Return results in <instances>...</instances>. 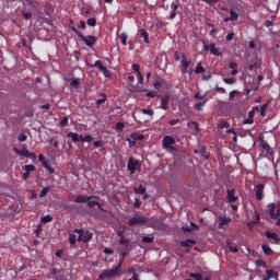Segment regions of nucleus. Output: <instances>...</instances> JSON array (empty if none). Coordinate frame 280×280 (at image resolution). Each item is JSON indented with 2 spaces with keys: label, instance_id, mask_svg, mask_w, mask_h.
<instances>
[{
  "label": "nucleus",
  "instance_id": "nucleus-1",
  "mask_svg": "<svg viewBox=\"0 0 280 280\" xmlns=\"http://www.w3.org/2000/svg\"><path fill=\"white\" fill-rule=\"evenodd\" d=\"M71 32H73V34H75L77 36H79V38H81V40H83V43H85L86 47H94L95 43H97V37L93 36V35H88L84 36V34H82L80 31H78V28H75L74 26H70Z\"/></svg>",
  "mask_w": 280,
  "mask_h": 280
},
{
  "label": "nucleus",
  "instance_id": "nucleus-2",
  "mask_svg": "<svg viewBox=\"0 0 280 280\" xmlns=\"http://www.w3.org/2000/svg\"><path fill=\"white\" fill-rule=\"evenodd\" d=\"M113 277H121V268L116 266L112 269L104 270L96 280L113 279Z\"/></svg>",
  "mask_w": 280,
  "mask_h": 280
},
{
  "label": "nucleus",
  "instance_id": "nucleus-3",
  "mask_svg": "<svg viewBox=\"0 0 280 280\" xmlns=\"http://www.w3.org/2000/svg\"><path fill=\"white\" fill-rule=\"evenodd\" d=\"M176 140L172 136H165L162 140V148L164 150L175 151Z\"/></svg>",
  "mask_w": 280,
  "mask_h": 280
},
{
  "label": "nucleus",
  "instance_id": "nucleus-4",
  "mask_svg": "<svg viewBox=\"0 0 280 280\" xmlns=\"http://www.w3.org/2000/svg\"><path fill=\"white\" fill-rule=\"evenodd\" d=\"M128 226H138L139 224H148V218L142 215H133L127 221Z\"/></svg>",
  "mask_w": 280,
  "mask_h": 280
},
{
  "label": "nucleus",
  "instance_id": "nucleus-5",
  "mask_svg": "<svg viewBox=\"0 0 280 280\" xmlns=\"http://www.w3.org/2000/svg\"><path fill=\"white\" fill-rule=\"evenodd\" d=\"M269 215L272 220H279L280 217V205H276L273 202L268 203Z\"/></svg>",
  "mask_w": 280,
  "mask_h": 280
},
{
  "label": "nucleus",
  "instance_id": "nucleus-6",
  "mask_svg": "<svg viewBox=\"0 0 280 280\" xmlns=\"http://www.w3.org/2000/svg\"><path fill=\"white\" fill-rule=\"evenodd\" d=\"M202 43L205 51H210L212 56H222V52H220V48L215 47V43H211L210 45H208L206 40H202Z\"/></svg>",
  "mask_w": 280,
  "mask_h": 280
},
{
  "label": "nucleus",
  "instance_id": "nucleus-7",
  "mask_svg": "<svg viewBox=\"0 0 280 280\" xmlns=\"http://www.w3.org/2000/svg\"><path fill=\"white\" fill-rule=\"evenodd\" d=\"M240 200V196H235V189L226 190V202L228 205H233V202H237Z\"/></svg>",
  "mask_w": 280,
  "mask_h": 280
},
{
  "label": "nucleus",
  "instance_id": "nucleus-8",
  "mask_svg": "<svg viewBox=\"0 0 280 280\" xmlns=\"http://www.w3.org/2000/svg\"><path fill=\"white\" fill-rule=\"evenodd\" d=\"M127 167H128V171L130 172V174H135L137 172V170H139L141 167V164H139V161H135V160H132V158H130L128 160Z\"/></svg>",
  "mask_w": 280,
  "mask_h": 280
},
{
  "label": "nucleus",
  "instance_id": "nucleus-9",
  "mask_svg": "<svg viewBox=\"0 0 280 280\" xmlns=\"http://www.w3.org/2000/svg\"><path fill=\"white\" fill-rule=\"evenodd\" d=\"M89 200H97V196H84V195H78L74 202H77V205H82L84 202H88Z\"/></svg>",
  "mask_w": 280,
  "mask_h": 280
},
{
  "label": "nucleus",
  "instance_id": "nucleus-10",
  "mask_svg": "<svg viewBox=\"0 0 280 280\" xmlns=\"http://www.w3.org/2000/svg\"><path fill=\"white\" fill-rule=\"evenodd\" d=\"M67 138L68 139H72L73 143H84V137L83 136H80L78 135L77 132H69L67 135Z\"/></svg>",
  "mask_w": 280,
  "mask_h": 280
},
{
  "label": "nucleus",
  "instance_id": "nucleus-11",
  "mask_svg": "<svg viewBox=\"0 0 280 280\" xmlns=\"http://www.w3.org/2000/svg\"><path fill=\"white\" fill-rule=\"evenodd\" d=\"M266 185L264 184H257L255 186V191H256V200H264V188Z\"/></svg>",
  "mask_w": 280,
  "mask_h": 280
},
{
  "label": "nucleus",
  "instance_id": "nucleus-12",
  "mask_svg": "<svg viewBox=\"0 0 280 280\" xmlns=\"http://www.w3.org/2000/svg\"><path fill=\"white\" fill-rule=\"evenodd\" d=\"M187 126L191 130L192 135H198L200 132V124H198V121H189Z\"/></svg>",
  "mask_w": 280,
  "mask_h": 280
},
{
  "label": "nucleus",
  "instance_id": "nucleus-13",
  "mask_svg": "<svg viewBox=\"0 0 280 280\" xmlns=\"http://www.w3.org/2000/svg\"><path fill=\"white\" fill-rule=\"evenodd\" d=\"M117 253H119V260L116 266L121 269V266H124V260L126 259L128 252L126 249H117Z\"/></svg>",
  "mask_w": 280,
  "mask_h": 280
},
{
  "label": "nucleus",
  "instance_id": "nucleus-14",
  "mask_svg": "<svg viewBox=\"0 0 280 280\" xmlns=\"http://www.w3.org/2000/svg\"><path fill=\"white\" fill-rule=\"evenodd\" d=\"M265 236H266L267 240H272V242H276V243L280 242L279 234H277L275 232L266 231Z\"/></svg>",
  "mask_w": 280,
  "mask_h": 280
},
{
  "label": "nucleus",
  "instance_id": "nucleus-15",
  "mask_svg": "<svg viewBox=\"0 0 280 280\" xmlns=\"http://www.w3.org/2000/svg\"><path fill=\"white\" fill-rule=\"evenodd\" d=\"M161 108L162 110H168L170 109V95H165L161 98Z\"/></svg>",
  "mask_w": 280,
  "mask_h": 280
},
{
  "label": "nucleus",
  "instance_id": "nucleus-16",
  "mask_svg": "<svg viewBox=\"0 0 280 280\" xmlns=\"http://www.w3.org/2000/svg\"><path fill=\"white\" fill-rule=\"evenodd\" d=\"M91 240H93V233L91 231H85L79 242H83V244H89Z\"/></svg>",
  "mask_w": 280,
  "mask_h": 280
},
{
  "label": "nucleus",
  "instance_id": "nucleus-17",
  "mask_svg": "<svg viewBox=\"0 0 280 280\" xmlns=\"http://www.w3.org/2000/svg\"><path fill=\"white\" fill-rule=\"evenodd\" d=\"M98 97L101 98L96 100V108H100L102 104H106V100H108V95H106V93H100Z\"/></svg>",
  "mask_w": 280,
  "mask_h": 280
},
{
  "label": "nucleus",
  "instance_id": "nucleus-18",
  "mask_svg": "<svg viewBox=\"0 0 280 280\" xmlns=\"http://www.w3.org/2000/svg\"><path fill=\"white\" fill-rule=\"evenodd\" d=\"M13 152L15 153V154H18V156H25V159H27V156H30V150H27V149H22V150H20V149H18V148H14L13 149Z\"/></svg>",
  "mask_w": 280,
  "mask_h": 280
},
{
  "label": "nucleus",
  "instance_id": "nucleus-19",
  "mask_svg": "<svg viewBox=\"0 0 280 280\" xmlns=\"http://www.w3.org/2000/svg\"><path fill=\"white\" fill-rule=\"evenodd\" d=\"M189 65H191V61H188L187 58L185 56H183L182 58V73H187V70L189 69Z\"/></svg>",
  "mask_w": 280,
  "mask_h": 280
},
{
  "label": "nucleus",
  "instance_id": "nucleus-20",
  "mask_svg": "<svg viewBox=\"0 0 280 280\" xmlns=\"http://www.w3.org/2000/svg\"><path fill=\"white\" fill-rule=\"evenodd\" d=\"M226 224H231V217H221L219 222V229L226 226Z\"/></svg>",
  "mask_w": 280,
  "mask_h": 280
},
{
  "label": "nucleus",
  "instance_id": "nucleus-21",
  "mask_svg": "<svg viewBox=\"0 0 280 280\" xmlns=\"http://www.w3.org/2000/svg\"><path fill=\"white\" fill-rule=\"evenodd\" d=\"M163 79L161 77H155L153 80V86L154 89L159 90L161 86H163Z\"/></svg>",
  "mask_w": 280,
  "mask_h": 280
},
{
  "label": "nucleus",
  "instance_id": "nucleus-22",
  "mask_svg": "<svg viewBox=\"0 0 280 280\" xmlns=\"http://www.w3.org/2000/svg\"><path fill=\"white\" fill-rule=\"evenodd\" d=\"M260 145L262 150H266L267 154H272V148H270L268 141L261 140Z\"/></svg>",
  "mask_w": 280,
  "mask_h": 280
},
{
  "label": "nucleus",
  "instance_id": "nucleus-23",
  "mask_svg": "<svg viewBox=\"0 0 280 280\" xmlns=\"http://www.w3.org/2000/svg\"><path fill=\"white\" fill-rule=\"evenodd\" d=\"M140 36L143 38L147 45H150V34L145 30H140Z\"/></svg>",
  "mask_w": 280,
  "mask_h": 280
},
{
  "label": "nucleus",
  "instance_id": "nucleus-24",
  "mask_svg": "<svg viewBox=\"0 0 280 280\" xmlns=\"http://www.w3.org/2000/svg\"><path fill=\"white\" fill-rule=\"evenodd\" d=\"M226 246L231 253H240V249L237 246L233 245V242L231 240L226 241Z\"/></svg>",
  "mask_w": 280,
  "mask_h": 280
},
{
  "label": "nucleus",
  "instance_id": "nucleus-25",
  "mask_svg": "<svg viewBox=\"0 0 280 280\" xmlns=\"http://www.w3.org/2000/svg\"><path fill=\"white\" fill-rule=\"evenodd\" d=\"M266 275L269 279H279V272L271 270V269H267L266 270Z\"/></svg>",
  "mask_w": 280,
  "mask_h": 280
},
{
  "label": "nucleus",
  "instance_id": "nucleus-26",
  "mask_svg": "<svg viewBox=\"0 0 280 280\" xmlns=\"http://www.w3.org/2000/svg\"><path fill=\"white\" fill-rule=\"evenodd\" d=\"M271 101H267L262 106H260V116L266 117V110H268V106H270Z\"/></svg>",
  "mask_w": 280,
  "mask_h": 280
},
{
  "label": "nucleus",
  "instance_id": "nucleus-27",
  "mask_svg": "<svg viewBox=\"0 0 280 280\" xmlns=\"http://www.w3.org/2000/svg\"><path fill=\"white\" fill-rule=\"evenodd\" d=\"M194 244H196V241L191 240V238H188L186 241H182L180 242V245L184 247V248H189L190 246H194Z\"/></svg>",
  "mask_w": 280,
  "mask_h": 280
},
{
  "label": "nucleus",
  "instance_id": "nucleus-28",
  "mask_svg": "<svg viewBox=\"0 0 280 280\" xmlns=\"http://www.w3.org/2000/svg\"><path fill=\"white\" fill-rule=\"evenodd\" d=\"M240 19V14L235 11V9H230V20L231 22H235Z\"/></svg>",
  "mask_w": 280,
  "mask_h": 280
},
{
  "label": "nucleus",
  "instance_id": "nucleus-29",
  "mask_svg": "<svg viewBox=\"0 0 280 280\" xmlns=\"http://www.w3.org/2000/svg\"><path fill=\"white\" fill-rule=\"evenodd\" d=\"M262 252L265 253V255H273L275 252H272V248H270V246H268V244H262L261 245Z\"/></svg>",
  "mask_w": 280,
  "mask_h": 280
},
{
  "label": "nucleus",
  "instance_id": "nucleus-30",
  "mask_svg": "<svg viewBox=\"0 0 280 280\" xmlns=\"http://www.w3.org/2000/svg\"><path fill=\"white\" fill-rule=\"evenodd\" d=\"M218 128L224 129V128H231V124L226 121V119H221L218 122Z\"/></svg>",
  "mask_w": 280,
  "mask_h": 280
},
{
  "label": "nucleus",
  "instance_id": "nucleus-31",
  "mask_svg": "<svg viewBox=\"0 0 280 280\" xmlns=\"http://www.w3.org/2000/svg\"><path fill=\"white\" fill-rule=\"evenodd\" d=\"M120 246H126V248H130V240L126 238V236H122L119 238Z\"/></svg>",
  "mask_w": 280,
  "mask_h": 280
},
{
  "label": "nucleus",
  "instance_id": "nucleus-32",
  "mask_svg": "<svg viewBox=\"0 0 280 280\" xmlns=\"http://www.w3.org/2000/svg\"><path fill=\"white\" fill-rule=\"evenodd\" d=\"M171 9H172V13L170 19L171 21H174V19H176V10H178V4L172 3Z\"/></svg>",
  "mask_w": 280,
  "mask_h": 280
},
{
  "label": "nucleus",
  "instance_id": "nucleus-33",
  "mask_svg": "<svg viewBox=\"0 0 280 280\" xmlns=\"http://www.w3.org/2000/svg\"><path fill=\"white\" fill-rule=\"evenodd\" d=\"M130 139H132L133 141H143L144 137H143V135L133 132L130 135Z\"/></svg>",
  "mask_w": 280,
  "mask_h": 280
},
{
  "label": "nucleus",
  "instance_id": "nucleus-34",
  "mask_svg": "<svg viewBox=\"0 0 280 280\" xmlns=\"http://www.w3.org/2000/svg\"><path fill=\"white\" fill-rule=\"evenodd\" d=\"M54 220L52 215H45L40 219L42 224H48V222H51Z\"/></svg>",
  "mask_w": 280,
  "mask_h": 280
},
{
  "label": "nucleus",
  "instance_id": "nucleus-35",
  "mask_svg": "<svg viewBox=\"0 0 280 280\" xmlns=\"http://www.w3.org/2000/svg\"><path fill=\"white\" fill-rule=\"evenodd\" d=\"M51 187L47 186V187H44L39 194V198H45V196H47V194H49Z\"/></svg>",
  "mask_w": 280,
  "mask_h": 280
},
{
  "label": "nucleus",
  "instance_id": "nucleus-36",
  "mask_svg": "<svg viewBox=\"0 0 280 280\" xmlns=\"http://www.w3.org/2000/svg\"><path fill=\"white\" fill-rule=\"evenodd\" d=\"M92 67H96L100 71H104L106 68V66H104V63H102L100 60H96Z\"/></svg>",
  "mask_w": 280,
  "mask_h": 280
},
{
  "label": "nucleus",
  "instance_id": "nucleus-37",
  "mask_svg": "<svg viewBox=\"0 0 280 280\" xmlns=\"http://www.w3.org/2000/svg\"><path fill=\"white\" fill-rule=\"evenodd\" d=\"M86 25H89L90 27H95V25H97V20L95 18H90L86 21Z\"/></svg>",
  "mask_w": 280,
  "mask_h": 280
},
{
  "label": "nucleus",
  "instance_id": "nucleus-38",
  "mask_svg": "<svg viewBox=\"0 0 280 280\" xmlns=\"http://www.w3.org/2000/svg\"><path fill=\"white\" fill-rule=\"evenodd\" d=\"M160 224L159 220L154 219L151 223H148V226H150V229H159Z\"/></svg>",
  "mask_w": 280,
  "mask_h": 280
},
{
  "label": "nucleus",
  "instance_id": "nucleus-39",
  "mask_svg": "<svg viewBox=\"0 0 280 280\" xmlns=\"http://www.w3.org/2000/svg\"><path fill=\"white\" fill-rule=\"evenodd\" d=\"M152 242H154L153 236H143L142 237V244H152Z\"/></svg>",
  "mask_w": 280,
  "mask_h": 280
},
{
  "label": "nucleus",
  "instance_id": "nucleus-40",
  "mask_svg": "<svg viewBox=\"0 0 280 280\" xmlns=\"http://www.w3.org/2000/svg\"><path fill=\"white\" fill-rule=\"evenodd\" d=\"M120 39H121L122 45H128V34H126V32H122L120 34Z\"/></svg>",
  "mask_w": 280,
  "mask_h": 280
},
{
  "label": "nucleus",
  "instance_id": "nucleus-41",
  "mask_svg": "<svg viewBox=\"0 0 280 280\" xmlns=\"http://www.w3.org/2000/svg\"><path fill=\"white\" fill-rule=\"evenodd\" d=\"M133 191H135V194L143 195V194H145V187L140 185L139 187L135 188Z\"/></svg>",
  "mask_w": 280,
  "mask_h": 280
},
{
  "label": "nucleus",
  "instance_id": "nucleus-42",
  "mask_svg": "<svg viewBox=\"0 0 280 280\" xmlns=\"http://www.w3.org/2000/svg\"><path fill=\"white\" fill-rule=\"evenodd\" d=\"M141 113H142V115H149V117L154 116V110H152V109L143 108V109H141Z\"/></svg>",
  "mask_w": 280,
  "mask_h": 280
},
{
  "label": "nucleus",
  "instance_id": "nucleus-43",
  "mask_svg": "<svg viewBox=\"0 0 280 280\" xmlns=\"http://www.w3.org/2000/svg\"><path fill=\"white\" fill-rule=\"evenodd\" d=\"M68 241H69V244H70L71 246H75V241H77L75 234H69Z\"/></svg>",
  "mask_w": 280,
  "mask_h": 280
},
{
  "label": "nucleus",
  "instance_id": "nucleus-44",
  "mask_svg": "<svg viewBox=\"0 0 280 280\" xmlns=\"http://www.w3.org/2000/svg\"><path fill=\"white\" fill-rule=\"evenodd\" d=\"M74 233H78L79 237H78V242L82 240V236L86 233V231L82 230V229H75Z\"/></svg>",
  "mask_w": 280,
  "mask_h": 280
},
{
  "label": "nucleus",
  "instance_id": "nucleus-45",
  "mask_svg": "<svg viewBox=\"0 0 280 280\" xmlns=\"http://www.w3.org/2000/svg\"><path fill=\"white\" fill-rule=\"evenodd\" d=\"M70 86L78 89V86H80V79H71Z\"/></svg>",
  "mask_w": 280,
  "mask_h": 280
},
{
  "label": "nucleus",
  "instance_id": "nucleus-46",
  "mask_svg": "<svg viewBox=\"0 0 280 280\" xmlns=\"http://www.w3.org/2000/svg\"><path fill=\"white\" fill-rule=\"evenodd\" d=\"M25 172H35L36 171V166H34V164H27L24 166Z\"/></svg>",
  "mask_w": 280,
  "mask_h": 280
},
{
  "label": "nucleus",
  "instance_id": "nucleus-47",
  "mask_svg": "<svg viewBox=\"0 0 280 280\" xmlns=\"http://www.w3.org/2000/svg\"><path fill=\"white\" fill-rule=\"evenodd\" d=\"M97 205H100V202L97 200H88V207L90 209H93V207H97Z\"/></svg>",
  "mask_w": 280,
  "mask_h": 280
},
{
  "label": "nucleus",
  "instance_id": "nucleus-48",
  "mask_svg": "<svg viewBox=\"0 0 280 280\" xmlns=\"http://www.w3.org/2000/svg\"><path fill=\"white\" fill-rule=\"evenodd\" d=\"M195 73H205V67H202L201 63H198L195 69Z\"/></svg>",
  "mask_w": 280,
  "mask_h": 280
},
{
  "label": "nucleus",
  "instance_id": "nucleus-49",
  "mask_svg": "<svg viewBox=\"0 0 280 280\" xmlns=\"http://www.w3.org/2000/svg\"><path fill=\"white\" fill-rule=\"evenodd\" d=\"M42 165L49 172V174H54V168L49 165V163L44 162Z\"/></svg>",
  "mask_w": 280,
  "mask_h": 280
},
{
  "label": "nucleus",
  "instance_id": "nucleus-50",
  "mask_svg": "<svg viewBox=\"0 0 280 280\" xmlns=\"http://www.w3.org/2000/svg\"><path fill=\"white\" fill-rule=\"evenodd\" d=\"M205 104H207V102H203V103H197L195 104V110H202V108H205Z\"/></svg>",
  "mask_w": 280,
  "mask_h": 280
},
{
  "label": "nucleus",
  "instance_id": "nucleus-51",
  "mask_svg": "<svg viewBox=\"0 0 280 280\" xmlns=\"http://www.w3.org/2000/svg\"><path fill=\"white\" fill-rule=\"evenodd\" d=\"M60 126L62 128H65V126H69V118L68 117H63L60 121Z\"/></svg>",
  "mask_w": 280,
  "mask_h": 280
},
{
  "label": "nucleus",
  "instance_id": "nucleus-52",
  "mask_svg": "<svg viewBox=\"0 0 280 280\" xmlns=\"http://www.w3.org/2000/svg\"><path fill=\"white\" fill-rule=\"evenodd\" d=\"M22 16L25 19V21H30V19H32L33 15L30 12L23 11Z\"/></svg>",
  "mask_w": 280,
  "mask_h": 280
},
{
  "label": "nucleus",
  "instance_id": "nucleus-53",
  "mask_svg": "<svg viewBox=\"0 0 280 280\" xmlns=\"http://www.w3.org/2000/svg\"><path fill=\"white\" fill-rule=\"evenodd\" d=\"M124 128H126V124H124V122L116 124V130H119V132H121V130H124Z\"/></svg>",
  "mask_w": 280,
  "mask_h": 280
},
{
  "label": "nucleus",
  "instance_id": "nucleus-54",
  "mask_svg": "<svg viewBox=\"0 0 280 280\" xmlns=\"http://www.w3.org/2000/svg\"><path fill=\"white\" fill-rule=\"evenodd\" d=\"M131 69H132V71H136L137 74L141 73V71H140L141 68L137 63H133L131 66Z\"/></svg>",
  "mask_w": 280,
  "mask_h": 280
},
{
  "label": "nucleus",
  "instance_id": "nucleus-55",
  "mask_svg": "<svg viewBox=\"0 0 280 280\" xmlns=\"http://www.w3.org/2000/svg\"><path fill=\"white\" fill-rule=\"evenodd\" d=\"M18 140L23 143L25 141H27V136H25V133H21L19 137H18Z\"/></svg>",
  "mask_w": 280,
  "mask_h": 280
},
{
  "label": "nucleus",
  "instance_id": "nucleus-56",
  "mask_svg": "<svg viewBox=\"0 0 280 280\" xmlns=\"http://www.w3.org/2000/svg\"><path fill=\"white\" fill-rule=\"evenodd\" d=\"M223 82L225 84H235L237 81L234 78H232V79H223Z\"/></svg>",
  "mask_w": 280,
  "mask_h": 280
},
{
  "label": "nucleus",
  "instance_id": "nucleus-57",
  "mask_svg": "<svg viewBox=\"0 0 280 280\" xmlns=\"http://www.w3.org/2000/svg\"><path fill=\"white\" fill-rule=\"evenodd\" d=\"M203 3H207L208 5H213L215 3H219L220 0H201Z\"/></svg>",
  "mask_w": 280,
  "mask_h": 280
},
{
  "label": "nucleus",
  "instance_id": "nucleus-58",
  "mask_svg": "<svg viewBox=\"0 0 280 280\" xmlns=\"http://www.w3.org/2000/svg\"><path fill=\"white\" fill-rule=\"evenodd\" d=\"M101 71L105 78H110V70L108 68L105 67V69Z\"/></svg>",
  "mask_w": 280,
  "mask_h": 280
},
{
  "label": "nucleus",
  "instance_id": "nucleus-59",
  "mask_svg": "<svg viewBox=\"0 0 280 280\" xmlns=\"http://www.w3.org/2000/svg\"><path fill=\"white\" fill-rule=\"evenodd\" d=\"M91 141H93V137L91 135H86L84 138H83V143L86 142V143H91Z\"/></svg>",
  "mask_w": 280,
  "mask_h": 280
},
{
  "label": "nucleus",
  "instance_id": "nucleus-60",
  "mask_svg": "<svg viewBox=\"0 0 280 280\" xmlns=\"http://www.w3.org/2000/svg\"><path fill=\"white\" fill-rule=\"evenodd\" d=\"M125 234H126V228H124V230H119V231L117 232V236L120 237V238H121V237H126Z\"/></svg>",
  "mask_w": 280,
  "mask_h": 280
},
{
  "label": "nucleus",
  "instance_id": "nucleus-61",
  "mask_svg": "<svg viewBox=\"0 0 280 280\" xmlns=\"http://www.w3.org/2000/svg\"><path fill=\"white\" fill-rule=\"evenodd\" d=\"M238 91L237 90H234V91H231L230 92V100H234L235 98V95H238Z\"/></svg>",
  "mask_w": 280,
  "mask_h": 280
},
{
  "label": "nucleus",
  "instance_id": "nucleus-62",
  "mask_svg": "<svg viewBox=\"0 0 280 280\" xmlns=\"http://www.w3.org/2000/svg\"><path fill=\"white\" fill-rule=\"evenodd\" d=\"M103 253H104L105 255H113V253H115V252H114L112 248L105 247L104 250H103Z\"/></svg>",
  "mask_w": 280,
  "mask_h": 280
},
{
  "label": "nucleus",
  "instance_id": "nucleus-63",
  "mask_svg": "<svg viewBox=\"0 0 280 280\" xmlns=\"http://www.w3.org/2000/svg\"><path fill=\"white\" fill-rule=\"evenodd\" d=\"M256 69H257V62H252L249 65V71H256Z\"/></svg>",
  "mask_w": 280,
  "mask_h": 280
},
{
  "label": "nucleus",
  "instance_id": "nucleus-64",
  "mask_svg": "<svg viewBox=\"0 0 280 280\" xmlns=\"http://www.w3.org/2000/svg\"><path fill=\"white\" fill-rule=\"evenodd\" d=\"M50 143L52 144V148H58V140L51 138Z\"/></svg>",
  "mask_w": 280,
  "mask_h": 280
}]
</instances>
